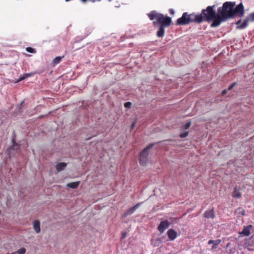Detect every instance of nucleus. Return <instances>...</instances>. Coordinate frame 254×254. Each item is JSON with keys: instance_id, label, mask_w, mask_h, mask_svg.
Masks as SVG:
<instances>
[{"instance_id": "f257e3e1", "label": "nucleus", "mask_w": 254, "mask_h": 254, "mask_svg": "<svg viewBox=\"0 0 254 254\" xmlns=\"http://www.w3.org/2000/svg\"><path fill=\"white\" fill-rule=\"evenodd\" d=\"M200 15H202V20L204 18H206L207 20H213L211 26L213 27L218 26L223 21V19L220 18L219 13L215 15L214 10L211 6H208Z\"/></svg>"}, {"instance_id": "f03ea898", "label": "nucleus", "mask_w": 254, "mask_h": 254, "mask_svg": "<svg viewBox=\"0 0 254 254\" xmlns=\"http://www.w3.org/2000/svg\"><path fill=\"white\" fill-rule=\"evenodd\" d=\"M235 5V2H226L222 7L218 9L220 18L223 19V21L227 18L234 15L233 8Z\"/></svg>"}, {"instance_id": "7ed1b4c3", "label": "nucleus", "mask_w": 254, "mask_h": 254, "mask_svg": "<svg viewBox=\"0 0 254 254\" xmlns=\"http://www.w3.org/2000/svg\"><path fill=\"white\" fill-rule=\"evenodd\" d=\"M202 21V15H196L193 13L188 14L187 13H184L183 16L178 19L177 24L185 25L193 21L201 22Z\"/></svg>"}, {"instance_id": "20e7f679", "label": "nucleus", "mask_w": 254, "mask_h": 254, "mask_svg": "<svg viewBox=\"0 0 254 254\" xmlns=\"http://www.w3.org/2000/svg\"><path fill=\"white\" fill-rule=\"evenodd\" d=\"M149 17L152 20H156L162 24L161 26H168L171 22V18L168 16H164L162 14L156 12H152L148 14Z\"/></svg>"}, {"instance_id": "39448f33", "label": "nucleus", "mask_w": 254, "mask_h": 254, "mask_svg": "<svg viewBox=\"0 0 254 254\" xmlns=\"http://www.w3.org/2000/svg\"><path fill=\"white\" fill-rule=\"evenodd\" d=\"M152 144H150L145 147L140 153L139 161L141 165L144 166L148 162V156L149 153V149L152 147Z\"/></svg>"}, {"instance_id": "423d86ee", "label": "nucleus", "mask_w": 254, "mask_h": 254, "mask_svg": "<svg viewBox=\"0 0 254 254\" xmlns=\"http://www.w3.org/2000/svg\"><path fill=\"white\" fill-rule=\"evenodd\" d=\"M191 124V123L190 121H188L182 125L180 129V133L179 134V136L181 138L186 137L189 135V131H188V129L190 128Z\"/></svg>"}, {"instance_id": "0eeeda50", "label": "nucleus", "mask_w": 254, "mask_h": 254, "mask_svg": "<svg viewBox=\"0 0 254 254\" xmlns=\"http://www.w3.org/2000/svg\"><path fill=\"white\" fill-rule=\"evenodd\" d=\"M234 15L235 14H239L242 16L244 13V8L242 3L239 4L233 10Z\"/></svg>"}, {"instance_id": "6e6552de", "label": "nucleus", "mask_w": 254, "mask_h": 254, "mask_svg": "<svg viewBox=\"0 0 254 254\" xmlns=\"http://www.w3.org/2000/svg\"><path fill=\"white\" fill-rule=\"evenodd\" d=\"M33 228L36 233L38 234L41 232L40 223L39 220H36L33 222Z\"/></svg>"}, {"instance_id": "1a4fd4ad", "label": "nucleus", "mask_w": 254, "mask_h": 254, "mask_svg": "<svg viewBox=\"0 0 254 254\" xmlns=\"http://www.w3.org/2000/svg\"><path fill=\"white\" fill-rule=\"evenodd\" d=\"M167 235L171 241L174 240L177 237V233L173 229H169L167 232Z\"/></svg>"}, {"instance_id": "9d476101", "label": "nucleus", "mask_w": 254, "mask_h": 254, "mask_svg": "<svg viewBox=\"0 0 254 254\" xmlns=\"http://www.w3.org/2000/svg\"><path fill=\"white\" fill-rule=\"evenodd\" d=\"M67 164L65 162H59L56 164L55 168L58 172L64 170L66 167Z\"/></svg>"}, {"instance_id": "9b49d317", "label": "nucleus", "mask_w": 254, "mask_h": 254, "mask_svg": "<svg viewBox=\"0 0 254 254\" xmlns=\"http://www.w3.org/2000/svg\"><path fill=\"white\" fill-rule=\"evenodd\" d=\"M252 228V226L250 225L247 227L244 228L242 232L239 233L240 235H243L245 236H249L251 234V231Z\"/></svg>"}, {"instance_id": "f8f14e48", "label": "nucleus", "mask_w": 254, "mask_h": 254, "mask_svg": "<svg viewBox=\"0 0 254 254\" xmlns=\"http://www.w3.org/2000/svg\"><path fill=\"white\" fill-rule=\"evenodd\" d=\"M169 226V223L167 221L162 222L158 226V229L161 232H164Z\"/></svg>"}, {"instance_id": "ddd939ff", "label": "nucleus", "mask_w": 254, "mask_h": 254, "mask_svg": "<svg viewBox=\"0 0 254 254\" xmlns=\"http://www.w3.org/2000/svg\"><path fill=\"white\" fill-rule=\"evenodd\" d=\"M249 21L247 18L245 19L242 23H241V20H239L236 23L237 25H238L237 28L238 29H244L246 28L248 25Z\"/></svg>"}, {"instance_id": "4468645a", "label": "nucleus", "mask_w": 254, "mask_h": 254, "mask_svg": "<svg viewBox=\"0 0 254 254\" xmlns=\"http://www.w3.org/2000/svg\"><path fill=\"white\" fill-rule=\"evenodd\" d=\"M79 184H80L79 181L70 182V183H67L66 184V187L68 188L75 189L78 187Z\"/></svg>"}, {"instance_id": "2eb2a0df", "label": "nucleus", "mask_w": 254, "mask_h": 254, "mask_svg": "<svg viewBox=\"0 0 254 254\" xmlns=\"http://www.w3.org/2000/svg\"><path fill=\"white\" fill-rule=\"evenodd\" d=\"M220 242H221V240H217L215 241H213L212 240H210L208 242V244H213V246L211 248V250H214L217 247V246L219 245Z\"/></svg>"}, {"instance_id": "dca6fc26", "label": "nucleus", "mask_w": 254, "mask_h": 254, "mask_svg": "<svg viewBox=\"0 0 254 254\" xmlns=\"http://www.w3.org/2000/svg\"><path fill=\"white\" fill-rule=\"evenodd\" d=\"M165 29L163 26L159 27L158 31L157 32V35L159 37H163L164 36Z\"/></svg>"}, {"instance_id": "f3484780", "label": "nucleus", "mask_w": 254, "mask_h": 254, "mask_svg": "<svg viewBox=\"0 0 254 254\" xmlns=\"http://www.w3.org/2000/svg\"><path fill=\"white\" fill-rule=\"evenodd\" d=\"M61 57H57L52 60V65L53 66H55L56 65L58 64L61 62Z\"/></svg>"}, {"instance_id": "a211bd4d", "label": "nucleus", "mask_w": 254, "mask_h": 254, "mask_svg": "<svg viewBox=\"0 0 254 254\" xmlns=\"http://www.w3.org/2000/svg\"><path fill=\"white\" fill-rule=\"evenodd\" d=\"M204 215L207 218H213L214 216V212L213 210L207 211L205 213Z\"/></svg>"}, {"instance_id": "6ab92c4d", "label": "nucleus", "mask_w": 254, "mask_h": 254, "mask_svg": "<svg viewBox=\"0 0 254 254\" xmlns=\"http://www.w3.org/2000/svg\"><path fill=\"white\" fill-rule=\"evenodd\" d=\"M32 75L31 73H25L20 77H19L17 82L20 81L27 77H30Z\"/></svg>"}, {"instance_id": "aec40b11", "label": "nucleus", "mask_w": 254, "mask_h": 254, "mask_svg": "<svg viewBox=\"0 0 254 254\" xmlns=\"http://www.w3.org/2000/svg\"><path fill=\"white\" fill-rule=\"evenodd\" d=\"M233 196L235 197H240L241 196V194L238 190H235L233 193Z\"/></svg>"}, {"instance_id": "412c9836", "label": "nucleus", "mask_w": 254, "mask_h": 254, "mask_svg": "<svg viewBox=\"0 0 254 254\" xmlns=\"http://www.w3.org/2000/svg\"><path fill=\"white\" fill-rule=\"evenodd\" d=\"M26 253V250L24 248H21L17 251L16 253L18 254H24Z\"/></svg>"}, {"instance_id": "4be33fe9", "label": "nucleus", "mask_w": 254, "mask_h": 254, "mask_svg": "<svg viewBox=\"0 0 254 254\" xmlns=\"http://www.w3.org/2000/svg\"><path fill=\"white\" fill-rule=\"evenodd\" d=\"M247 19L249 21H254V13L250 14L248 17H247Z\"/></svg>"}, {"instance_id": "5701e85b", "label": "nucleus", "mask_w": 254, "mask_h": 254, "mask_svg": "<svg viewBox=\"0 0 254 254\" xmlns=\"http://www.w3.org/2000/svg\"><path fill=\"white\" fill-rule=\"evenodd\" d=\"M131 103L129 102H126L124 104V106L126 108H129L131 107Z\"/></svg>"}, {"instance_id": "b1692460", "label": "nucleus", "mask_w": 254, "mask_h": 254, "mask_svg": "<svg viewBox=\"0 0 254 254\" xmlns=\"http://www.w3.org/2000/svg\"><path fill=\"white\" fill-rule=\"evenodd\" d=\"M26 51L28 52H29V53H33L34 52V50L33 49H32V48H30V47H28L26 48Z\"/></svg>"}, {"instance_id": "393cba45", "label": "nucleus", "mask_w": 254, "mask_h": 254, "mask_svg": "<svg viewBox=\"0 0 254 254\" xmlns=\"http://www.w3.org/2000/svg\"><path fill=\"white\" fill-rule=\"evenodd\" d=\"M138 207V205H136L135 206H134L133 207H132L130 210V211H131V213H132L134 210H135L137 207Z\"/></svg>"}, {"instance_id": "a878e982", "label": "nucleus", "mask_w": 254, "mask_h": 254, "mask_svg": "<svg viewBox=\"0 0 254 254\" xmlns=\"http://www.w3.org/2000/svg\"><path fill=\"white\" fill-rule=\"evenodd\" d=\"M233 86V85H232V86H231L229 87V89H231V88H232Z\"/></svg>"}, {"instance_id": "bb28decb", "label": "nucleus", "mask_w": 254, "mask_h": 254, "mask_svg": "<svg viewBox=\"0 0 254 254\" xmlns=\"http://www.w3.org/2000/svg\"><path fill=\"white\" fill-rule=\"evenodd\" d=\"M15 253H11V254H15Z\"/></svg>"}]
</instances>
